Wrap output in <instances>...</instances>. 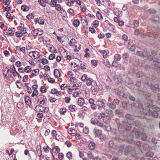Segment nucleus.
Returning a JSON list of instances; mask_svg holds the SVG:
<instances>
[{
  "instance_id": "f257e3e1",
  "label": "nucleus",
  "mask_w": 160,
  "mask_h": 160,
  "mask_svg": "<svg viewBox=\"0 0 160 160\" xmlns=\"http://www.w3.org/2000/svg\"><path fill=\"white\" fill-rule=\"evenodd\" d=\"M125 118L129 120L130 123H128V121H123L122 122V125L123 128L128 130H129L131 128V125H135L137 127H139L141 126V123L139 120L133 118L132 116L129 114H127L125 116Z\"/></svg>"
},
{
  "instance_id": "f03ea898",
  "label": "nucleus",
  "mask_w": 160,
  "mask_h": 160,
  "mask_svg": "<svg viewBox=\"0 0 160 160\" xmlns=\"http://www.w3.org/2000/svg\"><path fill=\"white\" fill-rule=\"evenodd\" d=\"M135 135L137 138H140V136L142 135V139L143 141H145L147 138L146 134L144 133L143 129H139L135 132Z\"/></svg>"
},
{
  "instance_id": "7ed1b4c3",
  "label": "nucleus",
  "mask_w": 160,
  "mask_h": 160,
  "mask_svg": "<svg viewBox=\"0 0 160 160\" xmlns=\"http://www.w3.org/2000/svg\"><path fill=\"white\" fill-rule=\"evenodd\" d=\"M92 92L93 95L96 94L98 92V87L96 82H94V84L92 85L91 88Z\"/></svg>"
},
{
  "instance_id": "20e7f679",
  "label": "nucleus",
  "mask_w": 160,
  "mask_h": 160,
  "mask_svg": "<svg viewBox=\"0 0 160 160\" xmlns=\"http://www.w3.org/2000/svg\"><path fill=\"white\" fill-rule=\"evenodd\" d=\"M152 68L155 69H156L158 72L160 73V66H159L158 62L154 61L152 65Z\"/></svg>"
},
{
  "instance_id": "39448f33",
  "label": "nucleus",
  "mask_w": 160,
  "mask_h": 160,
  "mask_svg": "<svg viewBox=\"0 0 160 160\" xmlns=\"http://www.w3.org/2000/svg\"><path fill=\"white\" fill-rule=\"evenodd\" d=\"M97 125L103 128L104 130L109 131L110 129V128H109L108 127H107L104 125L103 123L100 122L98 121L97 124Z\"/></svg>"
},
{
  "instance_id": "423d86ee",
  "label": "nucleus",
  "mask_w": 160,
  "mask_h": 160,
  "mask_svg": "<svg viewBox=\"0 0 160 160\" xmlns=\"http://www.w3.org/2000/svg\"><path fill=\"white\" fill-rule=\"evenodd\" d=\"M81 22L83 27L84 28H88V21L86 18L84 19L82 18H81Z\"/></svg>"
},
{
  "instance_id": "0eeeda50",
  "label": "nucleus",
  "mask_w": 160,
  "mask_h": 160,
  "mask_svg": "<svg viewBox=\"0 0 160 160\" xmlns=\"http://www.w3.org/2000/svg\"><path fill=\"white\" fill-rule=\"evenodd\" d=\"M96 103L97 106L98 107V108H104L105 107V104L103 102L101 101H98L96 102Z\"/></svg>"
},
{
  "instance_id": "6e6552de",
  "label": "nucleus",
  "mask_w": 160,
  "mask_h": 160,
  "mask_svg": "<svg viewBox=\"0 0 160 160\" xmlns=\"http://www.w3.org/2000/svg\"><path fill=\"white\" fill-rule=\"evenodd\" d=\"M85 82L86 84L88 86H90L92 84L93 85L94 84V82H96V81L93 80L92 78H88Z\"/></svg>"
},
{
  "instance_id": "1a4fd4ad",
  "label": "nucleus",
  "mask_w": 160,
  "mask_h": 160,
  "mask_svg": "<svg viewBox=\"0 0 160 160\" xmlns=\"http://www.w3.org/2000/svg\"><path fill=\"white\" fill-rule=\"evenodd\" d=\"M88 146L91 150H93L95 148L96 145L93 142H91L89 143Z\"/></svg>"
},
{
  "instance_id": "9d476101",
  "label": "nucleus",
  "mask_w": 160,
  "mask_h": 160,
  "mask_svg": "<svg viewBox=\"0 0 160 160\" xmlns=\"http://www.w3.org/2000/svg\"><path fill=\"white\" fill-rule=\"evenodd\" d=\"M84 103V99L83 98H79L78 101V104L80 106H82Z\"/></svg>"
},
{
  "instance_id": "9b49d317",
  "label": "nucleus",
  "mask_w": 160,
  "mask_h": 160,
  "mask_svg": "<svg viewBox=\"0 0 160 160\" xmlns=\"http://www.w3.org/2000/svg\"><path fill=\"white\" fill-rule=\"evenodd\" d=\"M31 67L30 66H28L25 67L24 69V72L27 73H28L31 72L32 71L31 70Z\"/></svg>"
},
{
  "instance_id": "f8f14e48",
  "label": "nucleus",
  "mask_w": 160,
  "mask_h": 160,
  "mask_svg": "<svg viewBox=\"0 0 160 160\" xmlns=\"http://www.w3.org/2000/svg\"><path fill=\"white\" fill-rule=\"evenodd\" d=\"M137 55L143 57H146L148 56V54H146L145 52H142L141 51H138L137 52Z\"/></svg>"
},
{
  "instance_id": "ddd939ff",
  "label": "nucleus",
  "mask_w": 160,
  "mask_h": 160,
  "mask_svg": "<svg viewBox=\"0 0 160 160\" xmlns=\"http://www.w3.org/2000/svg\"><path fill=\"white\" fill-rule=\"evenodd\" d=\"M60 151V149L58 146H55L53 148L52 151L56 154H57Z\"/></svg>"
},
{
  "instance_id": "4468645a",
  "label": "nucleus",
  "mask_w": 160,
  "mask_h": 160,
  "mask_svg": "<svg viewBox=\"0 0 160 160\" xmlns=\"http://www.w3.org/2000/svg\"><path fill=\"white\" fill-rule=\"evenodd\" d=\"M80 21L79 20L76 19L74 20L73 24L75 27H78L80 24Z\"/></svg>"
},
{
  "instance_id": "2eb2a0df",
  "label": "nucleus",
  "mask_w": 160,
  "mask_h": 160,
  "mask_svg": "<svg viewBox=\"0 0 160 160\" xmlns=\"http://www.w3.org/2000/svg\"><path fill=\"white\" fill-rule=\"evenodd\" d=\"M25 101L26 104L29 105L31 103V101L30 98L28 96L26 97L25 98Z\"/></svg>"
},
{
  "instance_id": "dca6fc26",
  "label": "nucleus",
  "mask_w": 160,
  "mask_h": 160,
  "mask_svg": "<svg viewBox=\"0 0 160 160\" xmlns=\"http://www.w3.org/2000/svg\"><path fill=\"white\" fill-rule=\"evenodd\" d=\"M94 132L95 135L97 137L100 136L101 134V131L99 129H94Z\"/></svg>"
},
{
  "instance_id": "f3484780",
  "label": "nucleus",
  "mask_w": 160,
  "mask_h": 160,
  "mask_svg": "<svg viewBox=\"0 0 160 160\" xmlns=\"http://www.w3.org/2000/svg\"><path fill=\"white\" fill-rule=\"evenodd\" d=\"M147 111H145L144 109L142 108V111L141 110V112H142L145 115H149L150 114V112H149V107H147L146 108Z\"/></svg>"
},
{
  "instance_id": "a211bd4d",
  "label": "nucleus",
  "mask_w": 160,
  "mask_h": 160,
  "mask_svg": "<svg viewBox=\"0 0 160 160\" xmlns=\"http://www.w3.org/2000/svg\"><path fill=\"white\" fill-rule=\"evenodd\" d=\"M107 105L108 106L109 108H111L112 109H114L116 108V106L115 104L113 103L112 102L109 103L108 102L107 103Z\"/></svg>"
},
{
  "instance_id": "6ab92c4d",
  "label": "nucleus",
  "mask_w": 160,
  "mask_h": 160,
  "mask_svg": "<svg viewBox=\"0 0 160 160\" xmlns=\"http://www.w3.org/2000/svg\"><path fill=\"white\" fill-rule=\"evenodd\" d=\"M14 31L12 29L9 28L8 30L7 34L10 36H12L14 34Z\"/></svg>"
},
{
  "instance_id": "aec40b11",
  "label": "nucleus",
  "mask_w": 160,
  "mask_h": 160,
  "mask_svg": "<svg viewBox=\"0 0 160 160\" xmlns=\"http://www.w3.org/2000/svg\"><path fill=\"white\" fill-rule=\"evenodd\" d=\"M60 72L58 69H55L54 71V75L57 78L60 77Z\"/></svg>"
},
{
  "instance_id": "412c9836",
  "label": "nucleus",
  "mask_w": 160,
  "mask_h": 160,
  "mask_svg": "<svg viewBox=\"0 0 160 160\" xmlns=\"http://www.w3.org/2000/svg\"><path fill=\"white\" fill-rule=\"evenodd\" d=\"M69 110L71 112H74L75 111L76 107L73 105H71L68 107Z\"/></svg>"
},
{
  "instance_id": "4be33fe9",
  "label": "nucleus",
  "mask_w": 160,
  "mask_h": 160,
  "mask_svg": "<svg viewBox=\"0 0 160 160\" xmlns=\"http://www.w3.org/2000/svg\"><path fill=\"white\" fill-rule=\"evenodd\" d=\"M33 59H35L39 57V53L37 51H33Z\"/></svg>"
},
{
  "instance_id": "5701e85b",
  "label": "nucleus",
  "mask_w": 160,
  "mask_h": 160,
  "mask_svg": "<svg viewBox=\"0 0 160 160\" xmlns=\"http://www.w3.org/2000/svg\"><path fill=\"white\" fill-rule=\"evenodd\" d=\"M21 9L24 11H28L29 10V8L26 5H24L22 6Z\"/></svg>"
},
{
  "instance_id": "b1692460",
  "label": "nucleus",
  "mask_w": 160,
  "mask_h": 160,
  "mask_svg": "<svg viewBox=\"0 0 160 160\" xmlns=\"http://www.w3.org/2000/svg\"><path fill=\"white\" fill-rule=\"evenodd\" d=\"M38 2L43 7H45L46 6V2L44 0H38Z\"/></svg>"
},
{
  "instance_id": "393cba45",
  "label": "nucleus",
  "mask_w": 160,
  "mask_h": 160,
  "mask_svg": "<svg viewBox=\"0 0 160 160\" xmlns=\"http://www.w3.org/2000/svg\"><path fill=\"white\" fill-rule=\"evenodd\" d=\"M99 52L102 53L104 58H106L107 57V53L105 50H100Z\"/></svg>"
},
{
  "instance_id": "a878e982",
  "label": "nucleus",
  "mask_w": 160,
  "mask_h": 160,
  "mask_svg": "<svg viewBox=\"0 0 160 160\" xmlns=\"http://www.w3.org/2000/svg\"><path fill=\"white\" fill-rule=\"evenodd\" d=\"M68 133L69 134L72 135L76 133V131L74 129L70 128L68 130Z\"/></svg>"
},
{
  "instance_id": "bb28decb",
  "label": "nucleus",
  "mask_w": 160,
  "mask_h": 160,
  "mask_svg": "<svg viewBox=\"0 0 160 160\" xmlns=\"http://www.w3.org/2000/svg\"><path fill=\"white\" fill-rule=\"evenodd\" d=\"M103 120L104 123H108L110 121L109 119V117L108 116L104 117L103 118Z\"/></svg>"
},
{
  "instance_id": "cd10ccee",
  "label": "nucleus",
  "mask_w": 160,
  "mask_h": 160,
  "mask_svg": "<svg viewBox=\"0 0 160 160\" xmlns=\"http://www.w3.org/2000/svg\"><path fill=\"white\" fill-rule=\"evenodd\" d=\"M115 60L119 61L121 59V57L119 54H115L114 57Z\"/></svg>"
},
{
  "instance_id": "c85d7f7f",
  "label": "nucleus",
  "mask_w": 160,
  "mask_h": 160,
  "mask_svg": "<svg viewBox=\"0 0 160 160\" xmlns=\"http://www.w3.org/2000/svg\"><path fill=\"white\" fill-rule=\"evenodd\" d=\"M133 23L135 28H137L139 25V21L137 20H134L133 21Z\"/></svg>"
},
{
  "instance_id": "c756f323",
  "label": "nucleus",
  "mask_w": 160,
  "mask_h": 160,
  "mask_svg": "<svg viewBox=\"0 0 160 160\" xmlns=\"http://www.w3.org/2000/svg\"><path fill=\"white\" fill-rule=\"evenodd\" d=\"M98 121L97 119L95 118H92L91 120V122L93 125H97Z\"/></svg>"
},
{
  "instance_id": "7c9ffc66",
  "label": "nucleus",
  "mask_w": 160,
  "mask_h": 160,
  "mask_svg": "<svg viewBox=\"0 0 160 160\" xmlns=\"http://www.w3.org/2000/svg\"><path fill=\"white\" fill-rule=\"evenodd\" d=\"M57 3L56 0H51V3H50V5L52 7H55V5Z\"/></svg>"
},
{
  "instance_id": "2f4dec72",
  "label": "nucleus",
  "mask_w": 160,
  "mask_h": 160,
  "mask_svg": "<svg viewBox=\"0 0 160 160\" xmlns=\"http://www.w3.org/2000/svg\"><path fill=\"white\" fill-rule=\"evenodd\" d=\"M88 78L87 75L86 74H84L82 77L81 79L83 82H85Z\"/></svg>"
},
{
  "instance_id": "473e14b6",
  "label": "nucleus",
  "mask_w": 160,
  "mask_h": 160,
  "mask_svg": "<svg viewBox=\"0 0 160 160\" xmlns=\"http://www.w3.org/2000/svg\"><path fill=\"white\" fill-rule=\"evenodd\" d=\"M114 12L116 16H119L120 15L119 10L117 8H115L114 9Z\"/></svg>"
},
{
  "instance_id": "72a5a7b5",
  "label": "nucleus",
  "mask_w": 160,
  "mask_h": 160,
  "mask_svg": "<svg viewBox=\"0 0 160 160\" xmlns=\"http://www.w3.org/2000/svg\"><path fill=\"white\" fill-rule=\"evenodd\" d=\"M32 71V72H34V73L32 72V74L35 76H36L38 75V72L39 71V70L38 69H35V70H34Z\"/></svg>"
},
{
  "instance_id": "f704fd0d",
  "label": "nucleus",
  "mask_w": 160,
  "mask_h": 160,
  "mask_svg": "<svg viewBox=\"0 0 160 160\" xmlns=\"http://www.w3.org/2000/svg\"><path fill=\"white\" fill-rule=\"evenodd\" d=\"M97 17L100 20H101L102 18V17L101 14L99 11H98L97 13Z\"/></svg>"
},
{
  "instance_id": "c9c22d12",
  "label": "nucleus",
  "mask_w": 160,
  "mask_h": 160,
  "mask_svg": "<svg viewBox=\"0 0 160 160\" xmlns=\"http://www.w3.org/2000/svg\"><path fill=\"white\" fill-rule=\"evenodd\" d=\"M11 2V0H3L2 2L6 5L10 6V3Z\"/></svg>"
},
{
  "instance_id": "e433bc0d",
  "label": "nucleus",
  "mask_w": 160,
  "mask_h": 160,
  "mask_svg": "<svg viewBox=\"0 0 160 160\" xmlns=\"http://www.w3.org/2000/svg\"><path fill=\"white\" fill-rule=\"evenodd\" d=\"M12 8L11 6H10L9 5H7L6 7H5L4 9V11H10L11 9Z\"/></svg>"
},
{
  "instance_id": "4c0bfd02",
  "label": "nucleus",
  "mask_w": 160,
  "mask_h": 160,
  "mask_svg": "<svg viewBox=\"0 0 160 160\" xmlns=\"http://www.w3.org/2000/svg\"><path fill=\"white\" fill-rule=\"evenodd\" d=\"M159 113L157 111H154L152 113V116L154 118H157L158 117Z\"/></svg>"
},
{
  "instance_id": "58836bf2",
  "label": "nucleus",
  "mask_w": 160,
  "mask_h": 160,
  "mask_svg": "<svg viewBox=\"0 0 160 160\" xmlns=\"http://www.w3.org/2000/svg\"><path fill=\"white\" fill-rule=\"evenodd\" d=\"M153 153L151 152H148L146 153V156L147 157H152L153 156Z\"/></svg>"
},
{
  "instance_id": "ea45409f",
  "label": "nucleus",
  "mask_w": 160,
  "mask_h": 160,
  "mask_svg": "<svg viewBox=\"0 0 160 160\" xmlns=\"http://www.w3.org/2000/svg\"><path fill=\"white\" fill-rule=\"evenodd\" d=\"M43 108H44V109L42 110L41 109H40V111H41L42 112H48L49 111V108H48L44 107H42Z\"/></svg>"
},
{
  "instance_id": "a19ab883",
  "label": "nucleus",
  "mask_w": 160,
  "mask_h": 160,
  "mask_svg": "<svg viewBox=\"0 0 160 160\" xmlns=\"http://www.w3.org/2000/svg\"><path fill=\"white\" fill-rule=\"evenodd\" d=\"M38 23L41 24H44V21L42 18H40L38 19Z\"/></svg>"
},
{
  "instance_id": "79ce46f5",
  "label": "nucleus",
  "mask_w": 160,
  "mask_h": 160,
  "mask_svg": "<svg viewBox=\"0 0 160 160\" xmlns=\"http://www.w3.org/2000/svg\"><path fill=\"white\" fill-rule=\"evenodd\" d=\"M75 42H76V40L74 38H72L71 40L70 41L69 45L71 46H73L74 45V43Z\"/></svg>"
},
{
  "instance_id": "37998d69",
  "label": "nucleus",
  "mask_w": 160,
  "mask_h": 160,
  "mask_svg": "<svg viewBox=\"0 0 160 160\" xmlns=\"http://www.w3.org/2000/svg\"><path fill=\"white\" fill-rule=\"evenodd\" d=\"M116 113L117 114L120 115H123L122 111V110L117 109L115 111Z\"/></svg>"
},
{
  "instance_id": "c03bdc74",
  "label": "nucleus",
  "mask_w": 160,
  "mask_h": 160,
  "mask_svg": "<svg viewBox=\"0 0 160 160\" xmlns=\"http://www.w3.org/2000/svg\"><path fill=\"white\" fill-rule=\"evenodd\" d=\"M67 157L69 159H71L72 158V153L70 152H68L66 155Z\"/></svg>"
},
{
  "instance_id": "a18cd8bd",
  "label": "nucleus",
  "mask_w": 160,
  "mask_h": 160,
  "mask_svg": "<svg viewBox=\"0 0 160 160\" xmlns=\"http://www.w3.org/2000/svg\"><path fill=\"white\" fill-rule=\"evenodd\" d=\"M152 108L154 109V111H157V112H159L160 111V108L156 106H152Z\"/></svg>"
},
{
  "instance_id": "49530a36",
  "label": "nucleus",
  "mask_w": 160,
  "mask_h": 160,
  "mask_svg": "<svg viewBox=\"0 0 160 160\" xmlns=\"http://www.w3.org/2000/svg\"><path fill=\"white\" fill-rule=\"evenodd\" d=\"M48 60L45 58H43L42 60V62L44 65L48 64Z\"/></svg>"
},
{
  "instance_id": "de8ad7c7",
  "label": "nucleus",
  "mask_w": 160,
  "mask_h": 160,
  "mask_svg": "<svg viewBox=\"0 0 160 160\" xmlns=\"http://www.w3.org/2000/svg\"><path fill=\"white\" fill-rule=\"evenodd\" d=\"M34 14L32 13L29 14L27 16V18L28 19H31L33 18L34 17Z\"/></svg>"
},
{
  "instance_id": "09e8293b",
  "label": "nucleus",
  "mask_w": 160,
  "mask_h": 160,
  "mask_svg": "<svg viewBox=\"0 0 160 160\" xmlns=\"http://www.w3.org/2000/svg\"><path fill=\"white\" fill-rule=\"evenodd\" d=\"M39 29H36L32 30V33L34 36H36L38 35V31Z\"/></svg>"
},
{
  "instance_id": "8fccbe9b",
  "label": "nucleus",
  "mask_w": 160,
  "mask_h": 160,
  "mask_svg": "<svg viewBox=\"0 0 160 160\" xmlns=\"http://www.w3.org/2000/svg\"><path fill=\"white\" fill-rule=\"evenodd\" d=\"M88 156L89 158L92 159L94 158L93 154L91 152H88Z\"/></svg>"
},
{
  "instance_id": "3c124183",
  "label": "nucleus",
  "mask_w": 160,
  "mask_h": 160,
  "mask_svg": "<svg viewBox=\"0 0 160 160\" xmlns=\"http://www.w3.org/2000/svg\"><path fill=\"white\" fill-rule=\"evenodd\" d=\"M40 91L43 93L46 92V89L45 87L44 86H42L41 88Z\"/></svg>"
},
{
  "instance_id": "603ef678",
  "label": "nucleus",
  "mask_w": 160,
  "mask_h": 160,
  "mask_svg": "<svg viewBox=\"0 0 160 160\" xmlns=\"http://www.w3.org/2000/svg\"><path fill=\"white\" fill-rule=\"evenodd\" d=\"M16 84L18 88H21V87H19V86H22V83L20 82L19 81H17L16 82Z\"/></svg>"
},
{
  "instance_id": "864d4df0",
  "label": "nucleus",
  "mask_w": 160,
  "mask_h": 160,
  "mask_svg": "<svg viewBox=\"0 0 160 160\" xmlns=\"http://www.w3.org/2000/svg\"><path fill=\"white\" fill-rule=\"evenodd\" d=\"M123 108L125 109H127V103L125 102H123L122 103Z\"/></svg>"
},
{
  "instance_id": "5fc2aeb1",
  "label": "nucleus",
  "mask_w": 160,
  "mask_h": 160,
  "mask_svg": "<svg viewBox=\"0 0 160 160\" xmlns=\"http://www.w3.org/2000/svg\"><path fill=\"white\" fill-rule=\"evenodd\" d=\"M10 69L11 70V72H17L16 70V68L15 67L14 65L11 66L10 67Z\"/></svg>"
},
{
  "instance_id": "6e6d98bb",
  "label": "nucleus",
  "mask_w": 160,
  "mask_h": 160,
  "mask_svg": "<svg viewBox=\"0 0 160 160\" xmlns=\"http://www.w3.org/2000/svg\"><path fill=\"white\" fill-rule=\"evenodd\" d=\"M48 81L51 83H53L55 82V79L53 78H48Z\"/></svg>"
},
{
  "instance_id": "4d7b16f0",
  "label": "nucleus",
  "mask_w": 160,
  "mask_h": 160,
  "mask_svg": "<svg viewBox=\"0 0 160 160\" xmlns=\"http://www.w3.org/2000/svg\"><path fill=\"white\" fill-rule=\"evenodd\" d=\"M23 104L22 103L20 102L18 103V104H17V107L18 108H22V107H23Z\"/></svg>"
},
{
  "instance_id": "13d9d810",
  "label": "nucleus",
  "mask_w": 160,
  "mask_h": 160,
  "mask_svg": "<svg viewBox=\"0 0 160 160\" xmlns=\"http://www.w3.org/2000/svg\"><path fill=\"white\" fill-rule=\"evenodd\" d=\"M38 101H40V104H42L43 105L45 102V100L44 98L42 99V98H41L38 99Z\"/></svg>"
},
{
  "instance_id": "bf43d9fd",
  "label": "nucleus",
  "mask_w": 160,
  "mask_h": 160,
  "mask_svg": "<svg viewBox=\"0 0 160 160\" xmlns=\"http://www.w3.org/2000/svg\"><path fill=\"white\" fill-rule=\"evenodd\" d=\"M93 26L97 27L98 24V21L97 20H95L92 23Z\"/></svg>"
},
{
  "instance_id": "052dcab7",
  "label": "nucleus",
  "mask_w": 160,
  "mask_h": 160,
  "mask_svg": "<svg viewBox=\"0 0 160 160\" xmlns=\"http://www.w3.org/2000/svg\"><path fill=\"white\" fill-rule=\"evenodd\" d=\"M112 102L113 103H114L116 106V105L118 104L119 103V100L118 99H115L113 100Z\"/></svg>"
},
{
  "instance_id": "680f3d73",
  "label": "nucleus",
  "mask_w": 160,
  "mask_h": 160,
  "mask_svg": "<svg viewBox=\"0 0 160 160\" xmlns=\"http://www.w3.org/2000/svg\"><path fill=\"white\" fill-rule=\"evenodd\" d=\"M55 55L54 54L52 53L51 54L49 57V60H52L55 58Z\"/></svg>"
},
{
  "instance_id": "e2e57ef3",
  "label": "nucleus",
  "mask_w": 160,
  "mask_h": 160,
  "mask_svg": "<svg viewBox=\"0 0 160 160\" xmlns=\"http://www.w3.org/2000/svg\"><path fill=\"white\" fill-rule=\"evenodd\" d=\"M143 76V73L142 72H139L137 73V76L138 77L140 78Z\"/></svg>"
},
{
  "instance_id": "0e129e2a",
  "label": "nucleus",
  "mask_w": 160,
  "mask_h": 160,
  "mask_svg": "<svg viewBox=\"0 0 160 160\" xmlns=\"http://www.w3.org/2000/svg\"><path fill=\"white\" fill-rule=\"evenodd\" d=\"M91 108L93 110H95L96 109L97 106L96 103L95 104L94 103L92 105H90Z\"/></svg>"
},
{
  "instance_id": "69168bd1",
  "label": "nucleus",
  "mask_w": 160,
  "mask_h": 160,
  "mask_svg": "<svg viewBox=\"0 0 160 160\" xmlns=\"http://www.w3.org/2000/svg\"><path fill=\"white\" fill-rule=\"evenodd\" d=\"M38 91L37 90H34L32 95V97H34L35 96H37L38 95Z\"/></svg>"
},
{
  "instance_id": "338daca9",
  "label": "nucleus",
  "mask_w": 160,
  "mask_h": 160,
  "mask_svg": "<svg viewBox=\"0 0 160 160\" xmlns=\"http://www.w3.org/2000/svg\"><path fill=\"white\" fill-rule=\"evenodd\" d=\"M68 85L67 84H62L60 87L61 89L62 90H64L65 88L67 87Z\"/></svg>"
},
{
  "instance_id": "774afa93",
  "label": "nucleus",
  "mask_w": 160,
  "mask_h": 160,
  "mask_svg": "<svg viewBox=\"0 0 160 160\" xmlns=\"http://www.w3.org/2000/svg\"><path fill=\"white\" fill-rule=\"evenodd\" d=\"M122 39L125 41H127L128 39V37L126 34H124L122 36Z\"/></svg>"
}]
</instances>
